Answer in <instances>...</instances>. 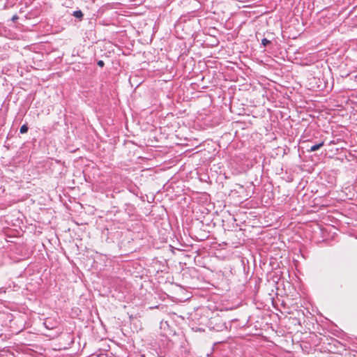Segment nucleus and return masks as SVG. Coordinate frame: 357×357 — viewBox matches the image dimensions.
Instances as JSON below:
<instances>
[{
    "instance_id": "1",
    "label": "nucleus",
    "mask_w": 357,
    "mask_h": 357,
    "mask_svg": "<svg viewBox=\"0 0 357 357\" xmlns=\"http://www.w3.org/2000/svg\"><path fill=\"white\" fill-rule=\"evenodd\" d=\"M324 145V142H321L317 144L313 145L310 147V149L308 150L309 152H313L319 150L320 148H321Z\"/></svg>"
},
{
    "instance_id": "2",
    "label": "nucleus",
    "mask_w": 357,
    "mask_h": 357,
    "mask_svg": "<svg viewBox=\"0 0 357 357\" xmlns=\"http://www.w3.org/2000/svg\"><path fill=\"white\" fill-rule=\"evenodd\" d=\"M73 15L75 17L78 18L79 20H82L84 16L83 13L80 10L74 11Z\"/></svg>"
},
{
    "instance_id": "3",
    "label": "nucleus",
    "mask_w": 357,
    "mask_h": 357,
    "mask_svg": "<svg viewBox=\"0 0 357 357\" xmlns=\"http://www.w3.org/2000/svg\"><path fill=\"white\" fill-rule=\"evenodd\" d=\"M28 130H29V128H28L27 125L24 124L21 126L20 131V133L24 134L28 132Z\"/></svg>"
},
{
    "instance_id": "4",
    "label": "nucleus",
    "mask_w": 357,
    "mask_h": 357,
    "mask_svg": "<svg viewBox=\"0 0 357 357\" xmlns=\"http://www.w3.org/2000/svg\"><path fill=\"white\" fill-rule=\"evenodd\" d=\"M271 43V41L266 38H263L262 40H261V44L264 45V46H266L267 45L270 44Z\"/></svg>"
},
{
    "instance_id": "5",
    "label": "nucleus",
    "mask_w": 357,
    "mask_h": 357,
    "mask_svg": "<svg viewBox=\"0 0 357 357\" xmlns=\"http://www.w3.org/2000/svg\"><path fill=\"white\" fill-rule=\"evenodd\" d=\"M97 64H98V66H100V67H103V66H104V65H105V63H104V61H103L100 60V61H98Z\"/></svg>"
},
{
    "instance_id": "6",
    "label": "nucleus",
    "mask_w": 357,
    "mask_h": 357,
    "mask_svg": "<svg viewBox=\"0 0 357 357\" xmlns=\"http://www.w3.org/2000/svg\"><path fill=\"white\" fill-rule=\"evenodd\" d=\"M12 19L13 21H15L18 19V17L17 15H14Z\"/></svg>"
}]
</instances>
